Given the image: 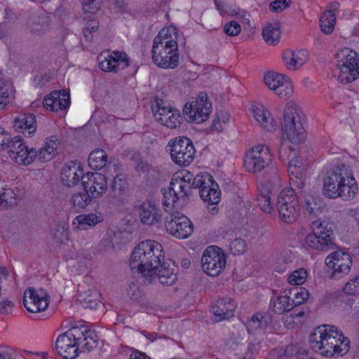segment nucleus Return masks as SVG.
Wrapping results in <instances>:
<instances>
[{"label": "nucleus", "instance_id": "nucleus-1", "mask_svg": "<svg viewBox=\"0 0 359 359\" xmlns=\"http://www.w3.org/2000/svg\"><path fill=\"white\" fill-rule=\"evenodd\" d=\"M130 266L145 277H156L164 285H172L177 280L175 263L170 259L164 260L163 248L155 241L140 243L133 250Z\"/></svg>", "mask_w": 359, "mask_h": 359}, {"label": "nucleus", "instance_id": "nucleus-2", "mask_svg": "<svg viewBox=\"0 0 359 359\" xmlns=\"http://www.w3.org/2000/svg\"><path fill=\"white\" fill-rule=\"evenodd\" d=\"M170 188L174 192L172 201L175 198L184 201L192 194L194 189H197L201 199L205 202L217 204L220 200L219 186L208 173L194 176L190 171L182 170L173 175Z\"/></svg>", "mask_w": 359, "mask_h": 359}, {"label": "nucleus", "instance_id": "nucleus-3", "mask_svg": "<svg viewBox=\"0 0 359 359\" xmlns=\"http://www.w3.org/2000/svg\"><path fill=\"white\" fill-rule=\"evenodd\" d=\"M358 192V184L348 167L336 166L323 179V194L329 198L353 199Z\"/></svg>", "mask_w": 359, "mask_h": 359}, {"label": "nucleus", "instance_id": "nucleus-4", "mask_svg": "<svg viewBox=\"0 0 359 359\" xmlns=\"http://www.w3.org/2000/svg\"><path fill=\"white\" fill-rule=\"evenodd\" d=\"M349 341L337 327L330 325L319 326L309 337L311 348L323 355L330 357L348 350Z\"/></svg>", "mask_w": 359, "mask_h": 359}, {"label": "nucleus", "instance_id": "nucleus-5", "mask_svg": "<svg viewBox=\"0 0 359 359\" xmlns=\"http://www.w3.org/2000/svg\"><path fill=\"white\" fill-rule=\"evenodd\" d=\"M151 55L154 62L159 67L175 69L178 65V46L168 34V29H161L154 38Z\"/></svg>", "mask_w": 359, "mask_h": 359}, {"label": "nucleus", "instance_id": "nucleus-6", "mask_svg": "<svg viewBox=\"0 0 359 359\" xmlns=\"http://www.w3.org/2000/svg\"><path fill=\"white\" fill-rule=\"evenodd\" d=\"M282 130L288 140L293 144H299L304 140L305 130L296 104L289 103L285 107Z\"/></svg>", "mask_w": 359, "mask_h": 359}, {"label": "nucleus", "instance_id": "nucleus-7", "mask_svg": "<svg viewBox=\"0 0 359 359\" xmlns=\"http://www.w3.org/2000/svg\"><path fill=\"white\" fill-rule=\"evenodd\" d=\"M341 58L334 70V76L343 83H351L359 77V54L355 51L345 49L338 54Z\"/></svg>", "mask_w": 359, "mask_h": 359}, {"label": "nucleus", "instance_id": "nucleus-8", "mask_svg": "<svg viewBox=\"0 0 359 359\" xmlns=\"http://www.w3.org/2000/svg\"><path fill=\"white\" fill-rule=\"evenodd\" d=\"M313 233L305 238L307 245L318 250H327L333 245L332 224L327 221L312 222Z\"/></svg>", "mask_w": 359, "mask_h": 359}, {"label": "nucleus", "instance_id": "nucleus-9", "mask_svg": "<svg viewBox=\"0 0 359 359\" xmlns=\"http://www.w3.org/2000/svg\"><path fill=\"white\" fill-rule=\"evenodd\" d=\"M276 205L283 222L292 223L298 217L300 208L293 189H283L278 196Z\"/></svg>", "mask_w": 359, "mask_h": 359}, {"label": "nucleus", "instance_id": "nucleus-10", "mask_svg": "<svg viewBox=\"0 0 359 359\" xmlns=\"http://www.w3.org/2000/svg\"><path fill=\"white\" fill-rule=\"evenodd\" d=\"M272 162V154L266 145H257L249 150L244 158V167L250 172H259Z\"/></svg>", "mask_w": 359, "mask_h": 359}, {"label": "nucleus", "instance_id": "nucleus-11", "mask_svg": "<svg viewBox=\"0 0 359 359\" xmlns=\"http://www.w3.org/2000/svg\"><path fill=\"white\" fill-rule=\"evenodd\" d=\"M211 109L212 105L208 101L207 93L201 92L195 101L191 102L189 105L185 104L183 113L189 122L199 124L209 118Z\"/></svg>", "mask_w": 359, "mask_h": 359}, {"label": "nucleus", "instance_id": "nucleus-12", "mask_svg": "<svg viewBox=\"0 0 359 359\" xmlns=\"http://www.w3.org/2000/svg\"><path fill=\"white\" fill-rule=\"evenodd\" d=\"M170 156L174 163L180 166H187L194 159L196 149L192 141L186 137H180L172 140Z\"/></svg>", "mask_w": 359, "mask_h": 359}, {"label": "nucleus", "instance_id": "nucleus-13", "mask_svg": "<svg viewBox=\"0 0 359 359\" xmlns=\"http://www.w3.org/2000/svg\"><path fill=\"white\" fill-rule=\"evenodd\" d=\"M202 269L208 276L219 275L226 266L225 255L217 246H209L201 258Z\"/></svg>", "mask_w": 359, "mask_h": 359}, {"label": "nucleus", "instance_id": "nucleus-14", "mask_svg": "<svg viewBox=\"0 0 359 359\" xmlns=\"http://www.w3.org/2000/svg\"><path fill=\"white\" fill-rule=\"evenodd\" d=\"M166 230L177 238L184 239L190 236L194 231V226L189 219L180 213L172 215L170 219L166 218Z\"/></svg>", "mask_w": 359, "mask_h": 359}, {"label": "nucleus", "instance_id": "nucleus-15", "mask_svg": "<svg viewBox=\"0 0 359 359\" xmlns=\"http://www.w3.org/2000/svg\"><path fill=\"white\" fill-rule=\"evenodd\" d=\"M264 80L265 84L280 97H290L293 93L292 83L286 76L269 72L264 74Z\"/></svg>", "mask_w": 359, "mask_h": 359}, {"label": "nucleus", "instance_id": "nucleus-16", "mask_svg": "<svg viewBox=\"0 0 359 359\" xmlns=\"http://www.w3.org/2000/svg\"><path fill=\"white\" fill-rule=\"evenodd\" d=\"M5 151L18 165H27L32 163L34 154H30V149L19 137L11 138Z\"/></svg>", "mask_w": 359, "mask_h": 359}, {"label": "nucleus", "instance_id": "nucleus-17", "mask_svg": "<svg viewBox=\"0 0 359 359\" xmlns=\"http://www.w3.org/2000/svg\"><path fill=\"white\" fill-rule=\"evenodd\" d=\"M49 304V296L46 292L41 289L36 291L33 287L26 290L23 295V304L31 313L45 311Z\"/></svg>", "mask_w": 359, "mask_h": 359}, {"label": "nucleus", "instance_id": "nucleus-18", "mask_svg": "<svg viewBox=\"0 0 359 359\" xmlns=\"http://www.w3.org/2000/svg\"><path fill=\"white\" fill-rule=\"evenodd\" d=\"M325 264L332 269V276L339 278L347 274L352 265V259L349 254L339 250L328 255L325 259Z\"/></svg>", "mask_w": 359, "mask_h": 359}, {"label": "nucleus", "instance_id": "nucleus-19", "mask_svg": "<svg viewBox=\"0 0 359 359\" xmlns=\"http://www.w3.org/2000/svg\"><path fill=\"white\" fill-rule=\"evenodd\" d=\"M82 185L84 191L88 192L93 198L102 196L108 186L106 177L99 172L87 173L83 177Z\"/></svg>", "mask_w": 359, "mask_h": 359}, {"label": "nucleus", "instance_id": "nucleus-20", "mask_svg": "<svg viewBox=\"0 0 359 359\" xmlns=\"http://www.w3.org/2000/svg\"><path fill=\"white\" fill-rule=\"evenodd\" d=\"M99 67L104 72H117L129 66V60L124 53L114 51L107 57L102 55L98 57Z\"/></svg>", "mask_w": 359, "mask_h": 359}, {"label": "nucleus", "instance_id": "nucleus-21", "mask_svg": "<svg viewBox=\"0 0 359 359\" xmlns=\"http://www.w3.org/2000/svg\"><path fill=\"white\" fill-rule=\"evenodd\" d=\"M85 176L78 161H69L65 165L61 172L62 183L69 187L77 184Z\"/></svg>", "mask_w": 359, "mask_h": 359}, {"label": "nucleus", "instance_id": "nucleus-22", "mask_svg": "<svg viewBox=\"0 0 359 359\" xmlns=\"http://www.w3.org/2000/svg\"><path fill=\"white\" fill-rule=\"evenodd\" d=\"M141 222L147 225L159 224L162 220V211L150 202H143L138 208Z\"/></svg>", "mask_w": 359, "mask_h": 359}, {"label": "nucleus", "instance_id": "nucleus-23", "mask_svg": "<svg viewBox=\"0 0 359 359\" xmlns=\"http://www.w3.org/2000/svg\"><path fill=\"white\" fill-rule=\"evenodd\" d=\"M55 348L57 353L65 359H74L79 355V346L67 332L57 337Z\"/></svg>", "mask_w": 359, "mask_h": 359}, {"label": "nucleus", "instance_id": "nucleus-24", "mask_svg": "<svg viewBox=\"0 0 359 359\" xmlns=\"http://www.w3.org/2000/svg\"><path fill=\"white\" fill-rule=\"evenodd\" d=\"M235 309L236 304L233 299L222 298L215 302L212 306V311L217 318V320H222L233 316Z\"/></svg>", "mask_w": 359, "mask_h": 359}, {"label": "nucleus", "instance_id": "nucleus-25", "mask_svg": "<svg viewBox=\"0 0 359 359\" xmlns=\"http://www.w3.org/2000/svg\"><path fill=\"white\" fill-rule=\"evenodd\" d=\"M252 110L253 116L260 127L269 132L276 130L277 124L269 111L263 107H255Z\"/></svg>", "mask_w": 359, "mask_h": 359}, {"label": "nucleus", "instance_id": "nucleus-26", "mask_svg": "<svg viewBox=\"0 0 359 359\" xmlns=\"http://www.w3.org/2000/svg\"><path fill=\"white\" fill-rule=\"evenodd\" d=\"M13 127L17 132L24 133L27 131L29 136H31L36 130L35 116L32 114L20 115L15 118Z\"/></svg>", "mask_w": 359, "mask_h": 359}, {"label": "nucleus", "instance_id": "nucleus-27", "mask_svg": "<svg viewBox=\"0 0 359 359\" xmlns=\"http://www.w3.org/2000/svg\"><path fill=\"white\" fill-rule=\"evenodd\" d=\"M50 18L46 13L34 15L30 17L28 27L30 32L35 34H41L49 29Z\"/></svg>", "mask_w": 359, "mask_h": 359}, {"label": "nucleus", "instance_id": "nucleus-28", "mask_svg": "<svg viewBox=\"0 0 359 359\" xmlns=\"http://www.w3.org/2000/svg\"><path fill=\"white\" fill-rule=\"evenodd\" d=\"M283 60L287 69L295 70L305 63L306 55L304 51L287 52L284 55Z\"/></svg>", "mask_w": 359, "mask_h": 359}, {"label": "nucleus", "instance_id": "nucleus-29", "mask_svg": "<svg viewBox=\"0 0 359 359\" xmlns=\"http://www.w3.org/2000/svg\"><path fill=\"white\" fill-rule=\"evenodd\" d=\"M290 297L287 295H281L272 299L271 301V308L274 313L283 314L294 309Z\"/></svg>", "mask_w": 359, "mask_h": 359}, {"label": "nucleus", "instance_id": "nucleus-30", "mask_svg": "<svg viewBox=\"0 0 359 359\" xmlns=\"http://www.w3.org/2000/svg\"><path fill=\"white\" fill-rule=\"evenodd\" d=\"M126 188V177L122 174L117 175L114 178L109 194L115 199L121 200L125 195Z\"/></svg>", "mask_w": 359, "mask_h": 359}, {"label": "nucleus", "instance_id": "nucleus-31", "mask_svg": "<svg viewBox=\"0 0 359 359\" xmlns=\"http://www.w3.org/2000/svg\"><path fill=\"white\" fill-rule=\"evenodd\" d=\"M107 160L108 157L104 150L96 149L90 152L88 164L93 170H100L106 165Z\"/></svg>", "mask_w": 359, "mask_h": 359}, {"label": "nucleus", "instance_id": "nucleus-32", "mask_svg": "<svg viewBox=\"0 0 359 359\" xmlns=\"http://www.w3.org/2000/svg\"><path fill=\"white\" fill-rule=\"evenodd\" d=\"M92 198L90 194L86 191L75 193L72 195L71 198L72 208L76 212L82 211L90 204Z\"/></svg>", "mask_w": 359, "mask_h": 359}, {"label": "nucleus", "instance_id": "nucleus-33", "mask_svg": "<svg viewBox=\"0 0 359 359\" xmlns=\"http://www.w3.org/2000/svg\"><path fill=\"white\" fill-rule=\"evenodd\" d=\"M50 236L56 243H64L69 240L67 225L65 222H56L52 228Z\"/></svg>", "mask_w": 359, "mask_h": 359}, {"label": "nucleus", "instance_id": "nucleus-34", "mask_svg": "<svg viewBox=\"0 0 359 359\" xmlns=\"http://www.w3.org/2000/svg\"><path fill=\"white\" fill-rule=\"evenodd\" d=\"M172 109L165 106L163 100H156V104L152 107L155 119L161 124L164 123V120L170 114Z\"/></svg>", "mask_w": 359, "mask_h": 359}, {"label": "nucleus", "instance_id": "nucleus-35", "mask_svg": "<svg viewBox=\"0 0 359 359\" xmlns=\"http://www.w3.org/2000/svg\"><path fill=\"white\" fill-rule=\"evenodd\" d=\"M336 22V15L332 11H325L320 18L321 30L325 34L332 32Z\"/></svg>", "mask_w": 359, "mask_h": 359}, {"label": "nucleus", "instance_id": "nucleus-36", "mask_svg": "<svg viewBox=\"0 0 359 359\" xmlns=\"http://www.w3.org/2000/svg\"><path fill=\"white\" fill-rule=\"evenodd\" d=\"M75 220L79 225L83 226V229H85L86 225L93 226L102 222L103 217L100 212H95L79 215L75 218Z\"/></svg>", "mask_w": 359, "mask_h": 359}, {"label": "nucleus", "instance_id": "nucleus-37", "mask_svg": "<svg viewBox=\"0 0 359 359\" xmlns=\"http://www.w3.org/2000/svg\"><path fill=\"white\" fill-rule=\"evenodd\" d=\"M17 204L16 194L11 189L0 190V208L6 209Z\"/></svg>", "mask_w": 359, "mask_h": 359}, {"label": "nucleus", "instance_id": "nucleus-38", "mask_svg": "<svg viewBox=\"0 0 359 359\" xmlns=\"http://www.w3.org/2000/svg\"><path fill=\"white\" fill-rule=\"evenodd\" d=\"M52 97H54V111L66 109L69 103V95L65 90L61 91L52 92Z\"/></svg>", "mask_w": 359, "mask_h": 359}, {"label": "nucleus", "instance_id": "nucleus-39", "mask_svg": "<svg viewBox=\"0 0 359 359\" xmlns=\"http://www.w3.org/2000/svg\"><path fill=\"white\" fill-rule=\"evenodd\" d=\"M280 30L277 27L269 25L263 29L262 35L264 40L271 45H276L280 38Z\"/></svg>", "mask_w": 359, "mask_h": 359}, {"label": "nucleus", "instance_id": "nucleus-40", "mask_svg": "<svg viewBox=\"0 0 359 359\" xmlns=\"http://www.w3.org/2000/svg\"><path fill=\"white\" fill-rule=\"evenodd\" d=\"M98 337L94 330H89L85 337H83L81 351H90L97 345Z\"/></svg>", "mask_w": 359, "mask_h": 359}, {"label": "nucleus", "instance_id": "nucleus-41", "mask_svg": "<svg viewBox=\"0 0 359 359\" xmlns=\"http://www.w3.org/2000/svg\"><path fill=\"white\" fill-rule=\"evenodd\" d=\"M30 154H34L32 158V163L36 159H38L39 161L44 163L51 160L55 156L52 148H50V151H49L46 149V146L44 148H41L38 151L34 148H32L30 149Z\"/></svg>", "mask_w": 359, "mask_h": 359}, {"label": "nucleus", "instance_id": "nucleus-42", "mask_svg": "<svg viewBox=\"0 0 359 359\" xmlns=\"http://www.w3.org/2000/svg\"><path fill=\"white\" fill-rule=\"evenodd\" d=\"M183 121V118L179 110L173 109L170 114L164 120L163 125L170 128H177L180 127Z\"/></svg>", "mask_w": 359, "mask_h": 359}, {"label": "nucleus", "instance_id": "nucleus-43", "mask_svg": "<svg viewBox=\"0 0 359 359\" xmlns=\"http://www.w3.org/2000/svg\"><path fill=\"white\" fill-rule=\"evenodd\" d=\"M288 172L291 180H299L300 183L303 184V179L306 175V165L304 163H299L297 165L292 164L288 165Z\"/></svg>", "mask_w": 359, "mask_h": 359}, {"label": "nucleus", "instance_id": "nucleus-44", "mask_svg": "<svg viewBox=\"0 0 359 359\" xmlns=\"http://www.w3.org/2000/svg\"><path fill=\"white\" fill-rule=\"evenodd\" d=\"M88 330L85 326L82 325L81 327H74L66 332L74 341H76V344L79 346L81 345L83 337H86Z\"/></svg>", "mask_w": 359, "mask_h": 359}, {"label": "nucleus", "instance_id": "nucleus-45", "mask_svg": "<svg viewBox=\"0 0 359 359\" xmlns=\"http://www.w3.org/2000/svg\"><path fill=\"white\" fill-rule=\"evenodd\" d=\"M307 278V271L304 269H299L292 272L287 280L290 285H297L303 284Z\"/></svg>", "mask_w": 359, "mask_h": 359}, {"label": "nucleus", "instance_id": "nucleus-46", "mask_svg": "<svg viewBox=\"0 0 359 359\" xmlns=\"http://www.w3.org/2000/svg\"><path fill=\"white\" fill-rule=\"evenodd\" d=\"M247 248L245 241L242 238H236L229 245V249L234 255L243 254Z\"/></svg>", "mask_w": 359, "mask_h": 359}, {"label": "nucleus", "instance_id": "nucleus-47", "mask_svg": "<svg viewBox=\"0 0 359 359\" xmlns=\"http://www.w3.org/2000/svg\"><path fill=\"white\" fill-rule=\"evenodd\" d=\"M257 204L262 211L271 214L273 211L271 205V198L267 195H260L257 197Z\"/></svg>", "mask_w": 359, "mask_h": 359}, {"label": "nucleus", "instance_id": "nucleus-48", "mask_svg": "<svg viewBox=\"0 0 359 359\" xmlns=\"http://www.w3.org/2000/svg\"><path fill=\"white\" fill-rule=\"evenodd\" d=\"M101 0H82V6L86 13H95L100 8Z\"/></svg>", "mask_w": 359, "mask_h": 359}, {"label": "nucleus", "instance_id": "nucleus-49", "mask_svg": "<svg viewBox=\"0 0 359 359\" xmlns=\"http://www.w3.org/2000/svg\"><path fill=\"white\" fill-rule=\"evenodd\" d=\"M263 316L259 313H256L252 316L251 319L247 323V328L249 332H254L260 328L263 324Z\"/></svg>", "mask_w": 359, "mask_h": 359}, {"label": "nucleus", "instance_id": "nucleus-50", "mask_svg": "<svg viewBox=\"0 0 359 359\" xmlns=\"http://www.w3.org/2000/svg\"><path fill=\"white\" fill-rule=\"evenodd\" d=\"M290 0H275L270 4V10L272 12L280 13L289 7Z\"/></svg>", "mask_w": 359, "mask_h": 359}, {"label": "nucleus", "instance_id": "nucleus-51", "mask_svg": "<svg viewBox=\"0 0 359 359\" xmlns=\"http://www.w3.org/2000/svg\"><path fill=\"white\" fill-rule=\"evenodd\" d=\"M299 290L300 291L296 294L295 298L291 300L294 308L304 303L309 296V291L306 288L300 287Z\"/></svg>", "mask_w": 359, "mask_h": 359}, {"label": "nucleus", "instance_id": "nucleus-52", "mask_svg": "<svg viewBox=\"0 0 359 359\" xmlns=\"http://www.w3.org/2000/svg\"><path fill=\"white\" fill-rule=\"evenodd\" d=\"M319 208L320 205L317 203L314 198L309 197L306 199L304 203V209L309 214H316Z\"/></svg>", "mask_w": 359, "mask_h": 359}, {"label": "nucleus", "instance_id": "nucleus-53", "mask_svg": "<svg viewBox=\"0 0 359 359\" xmlns=\"http://www.w3.org/2000/svg\"><path fill=\"white\" fill-rule=\"evenodd\" d=\"M241 26L236 21H231L224 28V32L229 36H236L241 32Z\"/></svg>", "mask_w": 359, "mask_h": 359}, {"label": "nucleus", "instance_id": "nucleus-54", "mask_svg": "<svg viewBox=\"0 0 359 359\" xmlns=\"http://www.w3.org/2000/svg\"><path fill=\"white\" fill-rule=\"evenodd\" d=\"M93 292L94 294V298H86L83 302V306L93 309L95 308L98 302H100V294L96 290L93 291Z\"/></svg>", "mask_w": 359, "mask_h": 359}, {"label": "nucleus", "instance_id": "nucleus-55", "mask_svg": "<svg viewBox=\"0 0 359 359\" xmlns=\"http://www.w3.org/2000/svg\"><path fill=\"white\" fill-rule=\"evenodd\" d=\"M174 194V192H172V190L169 187L168 189H165L163 192V204L164 206L168 207L170 205H172L174 203L177 201L179 198H175L172 201V195Z\"/></svg>", "mask_w": 359, "mask_h": 359}, {"label": "nucleus", "instance_id": "nucleus-56", "mask_svg": "<svg viewBox=\"0 0 359 359\" xmlns=\"http://www.w3.org/2000/svg\"><path fill=\"white\" fill-rule=\"evenodd\" d=\"M127 292L128 296L133 300L137 301L141 297V292L139 290V287L137 284L132 283L130 284Z\"/></svg>", "mask_w": 359, "mask_h": 359}, {"label": "nucleus", "instance_id": "nucleus-57", "mask_svg": "<svg viewBox=\"0 0 359 359\" xmlns=\"http://www.w3.org/2000/svg\"><path fill=\"white\" fill-rule=\"evenodd\" d=\"M344 291L348 294H355L359 292V284L355 283L354 278L345 285Z\"/></svg>", "mask_w": 359, "mask_h": 359}, {"label": "nucleus", "instance_id": "nucleus-58", "mask_svg": "<svg viewBox=\"0 0 359 359\" xmlns=\"http://www.w3.org/2000/svg\"><path fill=\"white\" fill-rule=\"evenodd\" d=\"M11 135L6 133L4 128H0V151H5L7 143L11 141Z\"/></svg>", "mask_w": 359, "mask_h": 359}, {"label": "nucleus", "instance_id": "nucleus-59", "mask_svg": "<svg viewBox=\"0 0 359 359\" xmlns=\"http://www.w3.org/2000/svg\"><path fill=\"white\" fill-rule=\"evenodd\" d=\"M2 74L0 72V109H3L8 102V95L5 90L3 82L1 80Z\"/></svg>", "mask_w": 359, "mask_h": 359}, {"label": "nucleus", "instance_id": "nucleus-60", "mask_svg": "<svg viewBox=\"0 0 359 359\" xmlns=\"http://www.w3.org/2000/svg\"><path fill=\"white\" fill-rule=\"evenodd\" d=\"M290 152L288 156V158H291L289 162L288 165H292V164L294 165H298L299 163H304L303 159L301 158L299 156H297V151L294 148H290Z\"/></svg>", "mask_w": 359, "mask_h": 359}, {"label": "nucleus", "instance_id": "nucleus-61", "mask_svg": "<svg viewBox=\"0 0 359 359\" xmlns=\"http://www.w3.org/2000/svg\"><path fill=\"white\" fill-rule=\"evenodd\" d=\"M58 145L59 140L57 137L56 136H51L48 139L45 146L46 147V149H48L49 151H50V148H52L54 152V155L55 156L56 149Z\"/></svg>", "mask_w": 359, "mask_h": 359}, {"label": "nucleus", "instance_id": "nucleus-62", "mask_svg": "<svg viewBox=\"0 0 359 359\" xmlns=\"http://www.w3.org/2000/svg\"><path fill=\"white\" fill-rule=\"evenodd\" d=\"M13 306V304L11 301L4 298L0 302V312L2 313H8Z\"/></svg>", "mask_w": 359, "mask_h": 359}, {"label": "nucleus", "instance_id": "nucleus-63", "mask_svg": "<svg viewBox=\"0 0 359 359\" xmlns=\"http://www.w3.org/2000/svg\"><path fill=\"white\" fill-rule=\"evenodd\" d=\"M99 27V23L95 20H88L86 22L85 29L86 32H91L92 34L97 32Z\"/></svg>", "mask_w": 359, "mask_h": 359}, {"label": "nucleus", "instance_id": "nucleus-64", "mask_svg": "<svg viewBox=\"0 0 359 359\" xmlns=\"http://www.w3.org/2000/svg\"><path fill=\"white\" fill-rule=\"evenodd\" d=\"M43 104L46 109L54 111V97H52V93L49 96L44 97Z\"/></svg>", "mask_w": 359, "mask_h": 359}]
</instances>
